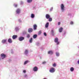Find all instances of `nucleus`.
Listing matches in <instances>:
<instances>
[{
    "label": "nucleus",
    "mask_w": 79,
    "mask_h": 79,
    "mask_svg": "<svg viewBox=\"0 0 79 79\" xmlns=\"http://www.w3.org/2000/svg\"><path fill=\"white\" fill-rule=\"evenodd\" d=\"M1 56L2 59L3 60V59H4L5 58H6V55L3 53H2L1 54Z\"/></svg>",
    "instance_id": "nucleus-1"
},
{
    "label": "nucleus",
    "mask_w": 79,
    "mask_h": 79,
    "mask_svg": "<svg viewBox=\"0 0 79 79\" xmlns=\"http://www.w3.org/2000/svg\"><path fill=\"white\" fill-rule=\"evenodd\" d=\"M44 79H47L46 78H44Z\"/></svg>",
    "instance_id": "nucleus-37"
},
{
    "label": "nucleus",
    "mask_w": 79,
    "mask_h": 79,
    "mask_svg": "<svg viewBox=\"0 0 79 79\" xmlns=\"http://www.w3.org/2000/svg\"><path fill=\"white\" fill-rule=\"evenodd\" d=\"M54 42L56 43L57 45H58L60 43L58 42V38H56L54 40Z\"/></svg>",
    "instance_id": "nucleus-2"
},
{
    "label": "nucleus",
    "mask_w": 79,
    "mask_h": 79,
    "mask_svg": "<svg viewBox=\"0 0 79 79\" xmlns=\"http://www.w3.org/2000/svg\"><path fill=\"white\" fill-rule=\"evenodd\" d=\"M25 55H27L28 53V50L26 49L24 52Z\"/></svg>",
    "instance_id": "nucleus-13"
},
{
    "label": "nucleus",
    "mask_w": 79,
    "mask_h": 79,
    "mask_svg": "<svg viewBox=\"0 0 79 79\" xmlns=\"http://www.w3.org/2000/svg\"><path fill=\"white\" fill-rule=\"evenodd\" d=\"M33 70L35 72L37 71L38 70V68H37V67L36 66L35 67L33 68Z\"/></svg>",
    "instance_id": "nucleus-4"
},
{
    "label": "nucleus",
    "mask_w": 79,
    "mask_h": 79,
    "mask_svg": "<svg viewBox=\"0 0 79 79\" xmlns=\"http://www.w3.org/2000/svg\"><path fill=\"white\" fill-rule=\"evenodd\" d=\"M44 35H45V36H47V34L46 33L44 32Z\"/></svg>",
    "instance_id": "nucleus-30"
},
{
    "label": "nucleus",
    "mask_w": 79,
    "mask_h": 79,
    "mask_svg": "<svg viewBox=\"0 0 79 79\" xmlns=\"http://www.w3.org/2000/svg\"><path fill=\"white\" fill-rule=\"evenodd\" d=\"M52 66L53 67H56V64L55 63H54L52 64Z\"/></svg>",
    "instance_id": "nucleus-21"
},
{
    "label": "nucleus",
    "mask_w": 79,
    "mask_h": 79,
    "mask_svg": "<svg viewBox=\"0 0 79 79\" xmlns=\"http://www.w3.org/2000/svg\"><path fill=\"white\" fill-rule=\"evenodd\" d=\"M70 69V71H71L72 72H73V71H74V68H73V67H71Z\"/></svg>",
    "instance_id": "nucleus-20"
},
{
    "label": "nucleus",
    "mask_w": 79,
    "mask_h": 79,
    "mask_svg": "<svg viewBox=\"0 0 79 79\" xmlns=\"http://www.w3.org/2000/svg\"><path fill=\"white\" fill-rule=\"evenodd\" d=\"M56 54L57 56H60V53L58 52H56Z\"/></svg>",
    "instance_id": "nucleus-17"
},
{
    "label": "nucleus",
    "mask_w": 79,
    "mask_h": 79,
    "mask_svg": "<svg viewBox=\"0 0 79 79\" xmlns=\"http://www.w3.org/2000/svg\"><path fill=\"white\" fill-rule=\"evenodd\" d=\"M63 28L62 27H60L59 30V31L60 32H62V31H63Z\"/></svg>",
    "instance_id": "nucleus-16"
},
{
    "label": "nucleus",
    "mask_w": 79,
    "mask_h": 79,
    "mask_svg": "<svg viewBox=\"0 0 79 79\" xmlns=\"http://www.w3.org/2000/svg\"><path fill=\"white\" fill-rule=\"evenodd\" d=\"M24 40V37L22 36L20 37L19 39V41H22L23 40Z\"/></svg>",
    "instance_id": "nucleus-6"
},
{
    "label": "nucleus",
    "mask_w": 79,
    "mask_h": 79,
    "mask_svg": "<svg viewBox=\"0 0 79 79\" xmlns=\"http://www.w3.org/2000/svg\"><path fill=\"white\" fill-rule=\"evenodd\" d=\"M29 42L30 43H32V38H31V39L29 40Z\"/></svg>",
    "instance_id": "nucleus-28"
},
{
    "label": "nucleus",
    "mask_w": 79,
    "mask_h": 79,
    "mask_svg": "<svg viewBox=\"0 0 79 79\" xmlns=\"http://www.w3.org/2000/svg\"><path fill=\"white\" fill-rule=\"evenodd\" d=\"M50 16L49 15L46 14V19H49V18H50Z\"/></svg>",
    "instance_id": "nucleus-7"
},
{
    "label": "nucleus",
    "mask_w": 79,
    "mask_h": 79,
    "mask_svg": "<svg viewBox=\"0 0 79 79\" xmlns=\"http://www.w3.org/2000/svg\"><path fill=\"white\" fill-rule=\"evenodd\" d=\"M70 24H73V22H71L70 23Z\"/></svg>",
    "instance_id": "nucleus-31"
},
{
    "label": "nucleus",
    "mask_w": 79,
    "mask_h": 79,
    "mask_svg": "<svg viewBox=\"0 0 79 79\" xmlns=\"http://www.w3.org/2000/svg\"><path fill=\"white\" fill-rule=\"evenodd\" d=\"M41 34H42V31H40L38 32V35H40Z\"/></svg>",
    "instance_id": "nucleus-25"
},
{
    "label": "nucleus",
    "mask_w": 79,
    "mask_h": 79,
    "mask_svg": "<svg viewBox=\"0 0 79 79\" xmlns=\"http://www.w3.org/2000/svg\"><path fill=\"white\" fill-rule=\"evenodd\" d=\"M51 34H52V35H53L54 34V31H53V30H52L51 31Z\"/></svg>",
    "instance_id": "nucleus-26"
},
{
    "label": "nucleus",
    "mask_w": 79,
    "mask_h": 79,
    "mask_svg": "<svg viewBox=\"0 0 79 79\" xmlns=\"http://www.w3.org/2000/svg\"><path fill=\"white\" fill-rule=\"evenodd\" d=\"M20 9H18L16 11V12H17V13H20Z\"/></svg>",
    "instance_id": "nucleus-12"
},
{
    "label": "nucleus",
    "mask_w": 79,
    "mask_h": 79,
    "mask_svg": "<svg viewBox=\"0 0 79 79\" xmlns=\"http://www.w3.org/2000/svg\"><path fill=\"white\" fill-rule=\"evenodd\" d=\"M8 42L10 44H11V43H12V40H11L10 38L8 40Z\"/></svg>",
    "instance_id": "nucleus-14"
},
{
    "label": "nucleus",
    "mask_w": 79,
    "mask_h": 79,
    "mask_svg": "<svg viewBox=\"0 0 79 79\" xmlns=\"http://www.w3.org/2000/svg\"><path fill=\"white\" fill-rule=\"evenodd\" d=\"M46 62H43L42 63L43 64H45V63H46Z\"/></svg>",
    "instance_id": "nucleus-35"
},
{
    "label": "nucleus",
    "mask_w": 79,
    "mask_h": 79,
    "mask_svg": "<svg viewBox=\"0 0 79 79\" xmlns=\"http://www.w3.org/2000/svg\"><path fill=\"white\" fill-rule=\"evenodd\" d=\"M31 18H34L35 17V15L33 14H31Z\"/></svg>",
    "instance_id": "nucleus-19"
},
{
    "label": "nucleus",
    "mask_w": 79,
    "mask_h": 79,
    "mask_svg": "<svg viewBox=\"0 0 79 79\" xmlns=\"http://www.w3.org/2000/svg\"><path fill=\"white\" fill-rule=\"evenodd\" d=\"M15 7H17V6H18V5L17 4H16L15 5Z\"/></svg>",
    "instance_id": "nucleus-32"
},
{
    "label": "nucleus",
    "mask_w": 79,
    "mask_h": 79,
    "mask_svg": "<svg viewBox=\"0 0 79 79\" xmlns=\"http://www.w3.org/2000/svg\"><path fill=\"white\" fill-rule=\"evenodd\" d=\"M77 63H78V64H79V60L78 61Z\"/></svg>",
    "instance_id": "nucleus-36"
},
{
    "label": "nucleus",
    "mask_w": 79,
    "mask_h": 79,
    "mask_svg": "<svg viewBox=\"0 0 79 79\" xmlns=\"http://www.w3.org/2000/svg\"><path fill=\"white\" fill-rule=\"evenodd\" d=\"M27 38H29V37H30V35H29V34L27 35Z\"/></svg>",
    "instance_id": "nucleus-29"
},
{
    "label": "nucleus",
    "mask_w": 79,
    "mask_h": 79,
    "mask_svg": "<svg viewBox=\"0 0 79 79\" xmlns=\"http://www.w3.org/2000/svg\"><path fill=\"white\" fill-rule=\"evenodd\" d=\"M17 37H18V36H17V35H14L12 37L13 39H15Z\"/></svg>",
    "instance_id": "nucleus-10"
},
{
    "label": "nucleus",
    "mask_w": 79,
    "mask_h": 79,
    "mask_svg": "<svg viewBox=\"0 0 79 79\" xmlns=\"http://www.w3.org/2000/svg\"><path fill=\"white\" fill-rule=\"evenodd\" d=\"M0 60H1V59H0Z\"/></svg>",
    "instance_id": "nucleus-38"
},
{
    "label": "nucleus",
    "mask_w": 79,
    "mask_h": 79,
    "mask_svg": "<svg viewBox=\"0 0 79 79\" xmlns=\"http://www.w3.org/2000/svg\"><path fill=\"white\" fill-rule=\"evenodd\" d=\"M49 71L50 73H54L55 72V69L53 68H51Z\"/></svg>",
    "instance_id": "nucleus-5"
},
{
    "label": "nucleus",
    "mask_w": 79,
    "mask_h": 79,
    "mask_svg": "<svg viewBox=\"0 0 79 79\" xmlns=\"http://www.w3.org/2000/svg\"><path fill=\"white\" fill-rule=\"evenodd\" d=\"M61 24V23L60 22H58V25H60V24Z\"/></svg>",
    "instance_id": "nucleus-34"
},
{
    "label": "nucleus",
    "mask_w": 79,
    "mask_h": 79,
    "mask_svg": "<svg viewBox=\"0 0 79 79\" xmlns=\"http://www.w3.org/2000/svg\"><path fill=\"white\" fill-rule=\"evenodd\" d=\"M60 8L62 11H64V8H65L64 6V4H61V5L60 6Z\"/></svg>",
    "instance_id": "nucleus-3"
},
{
    "label": "nucleus",
    "mask_w": 79,
    "mask_h": 79,
    "mask_svg": "<svg viewBox=\"0 0 79 79\" xmlns=\"http://www.w3.org/2000/svg\"><path fill=\"white\" fill-rule=\"evenodd\" d=\"M48 21H50V22L52 21V18H49Z\"/></svg>",
    "instance_id": "nucleus-27"
},
{
    "label": "nucleus",
    "mask_w": 79,
    "mask_h": 79,
    "mask_svg": "<svg viewBox=\"0 0 79 79\" xmlns=\"http://www.w3.org/2000/svg\"><path fill=\"white\" fill-rule=\"evenodd\" d=\"M26 71L25 70H24L23 71V73H26Z\"/></svg>",
    "instance_id": "nucleus-33"
},
{
    "label": "nucleus",
    "mask_w": 79,
    "mask_h": 79,
    "mask_svg": "<svg viewBox=\"0 0 79 79\" xmlns=\"http://www.w3.org/2000/svg\"><path fill=\"white\" fill-rule=\"evenodd\" d=\"M48 54H51V55H52L53 54V52L52 51H50L48 52Z\"/></svg>",
    "instance_id": "nucleus-15"
},
{
    "label": "nucleus",
    "mask_w": 79,
    "mask_h": 79,
    "mask_svg": "<svg viewBox=\"0 0 79 79\" xmlns=\"http://www.w3.org/2000/svg\"><path fill=\"white\" fill-rule=\"evenodd\" d=\"M37 35L35 34V35H33V37L34 39H36L37 38Z\"/></svg>",
    "instance_id": "nucleus-18"
},
{
    "label": "nucleus",
    "mask_w": 79,
    "mask_h": 79,
    "mask_svg": "<svg viewBox=\"0 0 79 79\" xmlns=\"http://www.w3.org/2000/svg\"><path fill=\"white\" fill-rule=\"evenodd\" d=\"M6 42V40H4L2 41V43H5Z\"/></svg>",
    "instance_id": "nucleus-22"
},
{
    "label": "nucleus",
    "mask_w": 79,
    "mask_h": 79,
    "mask_svg": "<svg viewBox=\"0 0 79 79\" xmlns=\"http://www.w3.org/2000/svg\"><path fill=\"white\" fill-rule=\"evenodd\" d=\"M48 26H49V23H48V22L46 23L45 26L46 28H47V27H48Z\"/></svg>",
    "instance_id": "nucleus-11"
},
{
    "label": "nucleus",
    "mask_w": 79,
    "mask_h": 79,
    "mask_svg": "<svg viewBox=\"0 0 79 79\" xmlns=\"http://www.w3.org/2000/svg\"><path fill=\"white\" fill-rule=\"evenodd\" d=\"M32 0H27V2L28 3H31L32 2Z\"/></svg>",
    "instance_id": "nucleus-23"
},
{
    "label": "nucleus",
    "mask_w": 79,
    "mask_h": 79,
    "mask_svg": "<svg viewBox=\"0 0 79 79\" xmlns=\"http://www.w3.org/2000/svg\"><path fill=\"white\" fill-rule=\"evenodd\" d=\"M33 31V30L32 28H30L28 30V31L29 32H32Z\"/></svg>",
    "instance_id": "nucleus-8"
},
{
    "label": "nucleus",
    "mask_w": 79,
    "mask_h": 79,
    "mask_svg": "<svg viewBox=\"0 0 79 79\" xmlns=\"http://www.w3.org/2000/svg\"><path fill=\"white\" fill-rule=\"evenodd\" d=\"M37 25L36 24H34L33 25V27H34V30H36V29H37Z\"/></svg>",
    "instance_id": "nucleus-9"
},
{
    "label": "nucleus",
    "mask_w": 79,
    "mask_h": 79,
    "mask_svg": "<svg viewBox=\"0 0 79 79\" xmlns=\"http://www.w3.org/2000/svg\"><path fill=\"white\" fill-rule=\"evenodd\" d=\"M28 62H29V61H28V60H27V61H25L24 62V64H27V63H28Z\"/></svg>",
    "instance_id": "nucleus-24"
}]
</instances>
